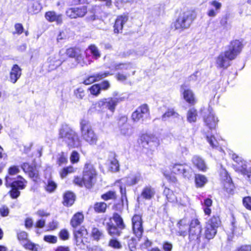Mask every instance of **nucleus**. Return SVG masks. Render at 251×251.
I'll return each mask as SVG.
<instances>
[{"instance_id": "7c9ffc66", "label": "nucleus", "mask_w": 251, "mask_h": 251, "mask_svg": "<svg viewBox=\"0 0 251 251\" xmlns=\"http://www.w3.org/2000/svg\"><path fill=\"white\" fill-rule=\"evenodd\" d=\"M66 54L70 57L75 58L78 63L82 59L81 51L79 49L69 48L67 50Z\"/></svg>"}, {"instance_id": "2eb2a0df", "label": "nucleus", "mask_w": 251, "mask_h": 251, "mask_svg": "<svg viewBox=\"0 0 251 251\" xmlns=\"http://www.w3.org/2000/svg\"><path fill=\"white\" fill-rule=\"evenodd\" d=\"M203 122L206 126L212 130L216 129L217 126L218 120L213 112L210 111L209 114L204 116Z\"/></svg>"}, {"instance_id": "393cba45", "label": "nucleus", "mask_w": 251, "mask_h": 251, "mask_svg": "<svg viewBox=\"0 0 251 251\" xmlns=\"http://www.w3.org/2000/svg\"><path fill=\"white\" fill-rule=\"evenodd\" d=\"M218 229L209 226L205 225L204 237L207 241L213 239L217 233Z\"/></svg>"}, {"instance_id": "c756f323", "label": "nucleus", "mask_w": 251, "mask_h": 251, "mask_svg": "<svg viewBox=\"0 0 251 251\" xmlns=\"http://www.w3.org/2000/svg\"><path fill=\"white\" fill-rule=\"evenodd\" d=\"M106 228L108 233L112 236L120 235L121 230L124 229L115 226L112 221L107 223Z\"/></svg>"}, {"instance_id": "ddd939ff", "label": "nucleus", "mask_w": 251, "mask_h": 251, "mask_svg": "<svg viewBox=\"0 0 251 251\" xmlns=\"http://www.w3.org/2000/svg\"><path fill=\"white\" fill-rule=\"evenodd\" d=\"M176 234L178 236L186 237L188 234L189 222L185 218L179 220L176 223Z\"/></svg>"}, {"instance_id": "de8ad7c7", "label": "nucleus", "mask_w": 251, "mask_h": 251, "mask_svg": "<svg viewBox=\"0 0 251 251\" xmlns=\"http://www.w3.org/2000/svg\"><path fill=\"white\" fill-rule=\"evenodd\" d=\"M121 18H122V17L118 18L115 21V25H114V30L115 33H119L121 30H122L123 27V20Z\"/></svg>"}, {"instance_id": "13d9d810", "label": "nucleus", "mask_w": 251, "mask_h": 251, "mask_svg": "<svg viewBox=\"0 0 251 251\" xmlns=\"http://www.w3.org/2000/svg\"><path fill=\"white\" fill-rule=\"evenodd\" d=\"M20 172V169L18 166H12L8 169V173L10 175L14 176Z\"/></svg>"}, {"instance_id": "79ce46f5", "label": "nucleus", "mask_w": 251, "mask_h": 251, "mask_svg": "<svg viewBox=\"0 0 251 251\" xmlns=\"http://www.w3.org/2000/svg\"><path fill=\"white\" fill-rule=\"evenodd\" d=\"M86 50H89L90 53L92 54L93 57L96 59L99 58L101 56L100 51L98 47L95 45H90Z\"/></svg>"}, {"instance_id": "a211bd4d", "label": "nucleus", "mask_w": 251, "mask_h": 251, "mask_svg": "<svg viewBox=\"0 0 251 251\" xmlns=\"http://www.w3.org/2000/svg\"><path fill=\"white\" fill-rule=\"evenodd\" d=\"M155 195V189L151 185H148L145 186L142 189L140 197L146 200H150L154 198Z\"/></svg>"}, {"instance_id": "a878e982", "label": "nucleus", "mask_w": 251, "mask_h": 251, "mask_svg": "<svg viewBox=\"0 0 251 251\" xmlns=\"http://www.w3.org/2000/svg\"><path fill=\"white\" fill-rule=\"evenodd\" d=\"M87 10L85 6H82L80 8L74 7L68 9L66 11L67 16H85Z\"/></svg>"}, {"instance_id": "e433bc0d", "label": "nucleus", "mask_w": 251, "mask_h": 251, "mask_svg": "<svg viewBox=\"0 0 251 251\" xmlns=\"http://www.w3.org/2000/svg\"><path fill=\"white\" fill-rule=\"evenodd\" d=\"M210 5L214 7L215 9H210L207 13L208 16H215L221 9L222 4L216 0H213L210 2Z\"/></svg>"}, {"instance_id": "f704fd0d", "label": "nucleus", "mask_w": 251, "mask_h": 251, "mask_svg": "<svg viewBox=\"0 0 251 251\" xmlns=\"http://www.w3.org/2000/svg\"><path fill=\"white\" fill-rule=\"evenodd\" d=\"M198 111L194 107L190 108L187 113V121L190 123H195L197 121Z\"/></svg>"}, {"instance_id": "9b49d317", "label": "nucleus", "mask_w": 251, "mask_h": 251, "mask_svg": "<svg viewBox=\"0 0 251 251\" xmlns=\"http://www.w3.org/2000/svg\"><path fill=\"white\" fill-rule=\"evenodd\" d=\"M184 85H181L180 87L183 90L181 91V95L183 100L190 106L195 105L197 102V99L195 93L190 88H184Z\"/></svg>"}, {"instance_id": "37998d69", "label": "nucleus", "mask_w": 251, "mask_h": 251, "mask_svg": "<svg viewBox=\"0 0 251 251\" xmlns=\"http://www.w3.org/2000/svg\"><path fill=\"white\" fill-rule=\"evenodd\" d=\"M235 170L236 172L241 173L244 176H247L248 180L251 182V171L248 170L246 167L243 166L241 168L235 167Z\"/></svg>"}, {"instance_id": "dca6fc26", "label": "nucleus", "mask_w": 251, "mask_h": 251, "mask_svg": "<svg viewBox=\"0 0 251 251\" xmlns=\"http://www.w3.org/2000/svg\"><path fill=\"white\" fill-rule=\"evenodd\" d=\"M26 181H20L19 182H15L14 184L10 186L11 190L9 192L10 197L12 199H17L20 195V190L25 189L26 185Z\"/></svg>"}, {"instance_id": "49530a36", "label": "nucleus", "mask_w": 251, "mask_h": 251, "mask_svg": "<svg viewBox=\"0 0 251 251\" xmlns=\"http://www.w3.org/2000/svg\"><path fill=\"white\" fill-rule=\"evenodd\" d=\"M116 198V194L114 191H109L101 196V198L104 201L115 200Z\"/></svg>"}, {"instance_id": "6ab92c4d", "label": "nucleus", "mask_w": 251, "mask_h": 251, "mask_svg": "<svg viewBox=\"0 0 251 251\" xmlns=\"http://www.w3.org/2000/svg\"><path fill=\"white\" fill-rule=\"evenodd\" d=\"M230 60L226 57V52L221 53L216 59V64L217 67L223 69H226L230 66Z\"/></svg>"}, {"instance_id": "c03bdc74", "label": "nucleus", "mask_w": 251, "mask_h": 251, "mask_svg": "<svg viewBox=\"0 0 251 251\" xmlns=\"http://www.w3.org/2000/svg\"><path fill=\"white\" fill-rule=\"evenodd\" d=\"M87 234V230L83 226L81 227L78 230L74 231L75 238L84 239Z\"/></svg>"}, {"instance_id": "e2e57ef3", "label": "nucleus", "mask_w": 251, "mask_h": 251, "mask_svg": "<svg viewBox=\"0 0 251 251\" xmlns=\"http://www.w3.org/2000/svg\"><path fill=\"white\" fill-rule=\"evenodd\" d=\"M178 153L180 157H184L189 154V150L186 147H181L178 151Z\"/></svg>"}, {"instance_id": "8fccbe9b", "label": "nucleus", "mask_w": 251, "mask_h": 251, "mask_svg": "<svg viewBox=\"0 0 251 251\" xmlns=\"http://www.w3.org/2000/svg\"><path fill=\"white\" fill-rule=\"evenodd\" d=\"M74 169L72 166H69L66 168H64L60 172V176L61 178H63L65 177L68 174L74 172Z\"/></svg>"}, {"instance_id": "423d86ee", "label": "nucleus", "mask_w": 251, "mask_h": 251, "mask_svg": "<svg viewBox=\"0 0 251 251\" xmlns=\"http://www.w3.org/2000/svg\"><path fill=\"white\" fill-rule=\"evenodd\" d=\"M244 47L242 41L238 39L232 40L227 46L226 52V57L230 60H233L241 52Z\"/></svg>"}, {"instance_id": "412c9836", "label": "nucleus", "mask_w": 251, "mask_h": 251, "mask_svg": "<svg viewBox=\"0 0 251 251\" xmlns=\"http://www.w3.org/2000/svg\"><path fill=\"white\" fill-rule=\"evenodd\" d=\"M49 71H51L60 66L62 61L59 59L58 55L50 56L48 60Z\"/></svg>"}, {"instance_id": "0e129e2a", "label": "nucleus", "mask_w": 251, "mask_h": 251, "mask_svg": "<svg viewBox=\"0 0 251 251\" xmlns=\"http://www.w3.org/2000/svg\"><path fill=\"white\" fill-rule=\"evenodd\" d=\"M162 249L164 251H172L173 245L168 241H165L162 244Z\"/></svg>"}, {"instance_id": "c9c22d12", "label": "nucleus", "mask_w": 251, "mask_h": 251, "mask_svg": "<svg viewBox=\"0 0 251 251\" xmlns=\"http://www.w3.org/2000/svg\"><path fill=\"white\" fill-rule=\"evenodd\" d=\"M5 184L7 187H9L14 184L15 182H19L20 181H25V180L20 176H18V180H14L12 175H10L8 174V175L5 177Z\"/></svg>"}, {"instance_id": "4d7b16f0", "label": "nucleus", "mask_w": 251, "mask_h": 251, "mask_svg": "<svg viewBox=\"0 0 251 251\" xmlns=\"http://www.w3.org/2000/svg\"><path fill=\"white\" fill-rule=\"evenodd\" d=\"M234 251H251V245H242L237 247Z\"/></svg>"}, {"instance_id": "f8f14e48", "label": "nucleus", "mask_w": 251, "mask_h": 251, "mask_svg": "<svg viewBox=\"0 0 251 251\" xmlns=\"http://www.w3.org/2000/svg\"><path fill=\"white\" fill-rule=\"evenodd\" d=\"M192 23V19L189 17H178L174 23L175 30L182 31L188 28Z\"/></svg>"}, {"instance_id": "09e8293b", "label": "nucleus", "mask_w": 251, "mask_h": 251, "mask_svg": "<svg viewBox=\"0 0 251 251\" xmlns=\"http://www.w3.org/2000/svg\"><path fill=\"white\" fill-rule=\"evenodd\" d=\"M91 94L98 96L100 93V87L99 84H94L89 88Z\"/></svg>"}, {"instance_id": "2f4dec72", "label": "nucleus", "mask_w": 251, "mask_h": 251, "mask_svg": "<svg viewBox=\"0 0 251 251\" xmlns=\"http://www.w3.org/2000/svg\"><path fill=\"white\" fill-rule=\"evenodd\" d=\"M194 181L197 188H202L207 183V179L204 175L197 174L195 175Z\"/></svg>"}, {"instance_id": "cd10ccee", "label": "nucleus", "mask_w": 251, "mask_h": 251, "mask_svg": "<svg viewBox=\"0 0 251 251\" xmlns=\"http://www.w3.org/2000/svg\"><path fill=\"white\" fill-rule=\"evenodd\" d=\"M123 100L122 98H109L105 99V108H107L110 111L113 112L117 103Z\"/></svg>"}, {"instance_id": "bf43d9fd", "label": "nucleus", "mask_w": 251, "mask_h": 251, "mask_svg": "<svg viewBox=\"0 0 251 251\" xmlns=\"http://www.w3.org/2000/svg\"><path fill=\"white\" fill-rule=\"evenodd\" d=\"M79 159V155L76 151H73L70 156V160L72 163H75L77 162Z\"/></svg>"}, {"instance_id": "f03ea898", "label": "nucleus", "mask_w": 251, "mask_h": 251, "mask_svg": "<svg viewBox=\"0 0 251 251\" xmlns=\"http://www.w3.org/2000/svg\"><path fill=\"white\" fill-rule=\"evenodd\" d=\"M58 138L69 148H78L81 146V141L77 134L67 126H63L60 129Z\"/></svg>"}, {"instance_id": "f257e3e1", "label": "nucleus", "mask_w": 251, "mask_h": 251, "mask_svg": "<svg viewBox=\"0 0 251 251\" xmlns=\"http://www.w3.org/2000/svg\"><path fill=\"white\" fill-rule=\"evenodd\" d=\"M202 226L198 217L192 218L189 222L188 238L194 245H200L201 242Z\"/></svg>"}, {"instance_id": "6e6552de", "label": "nucleus", "mask_w": 251, "mask_h": 251, "mask_svg": "<svg viewBox=\"0 0 251 251\" xmlns=\"http://www.w3.org/2000/svg\"><path fill=\"white\" fill-rule=\"evenodd\" d=\"M191 168L186 163H176L171 166V171L173 174L181 175L185 178H190L192 176Z\"/></svg>"}, {"instance_id": "72a5a7b5", "label": "nucleus", "mask_w": 251, "mask_h": 251, "mask_svg": "<svg viewBox=\"0 0 251 251\" xmlns=\"http://www.w3.org/2000/svg\"><path fill=\"white\" fill-rule=\"evenodd\" d=\"M75 195L70 192H66L64 195L63 197V204L64 205L69 206H71L75 201Z\"/></svg>"}, {"instance_id": "0eeeda50", "label": "nucleus", "mask_w": 251, "mask_h": 251, "mask_svg": "<svg viewBox=\"0 0 251 251\" xmlns=\"http://www.w3.org/2000/svg\"><path fill=\"white\" fill-rule=\"evenodd\" d=\"M97 173L93 166L90 164H86L83 170V179L84 186L87 188H91L94 184Z\"/></svg>"}, {"instance_id": "a19ab883", "label": "nucleus", "mask_w": 251, "mask_h": 251, "mask_svg": "<svg viewBox=\"0 0 251 251\" xmlns=\"http://www.w3.org/2000/svg\"><path fill=\"white\" fill-rule=\"evenodd\" d=\"M91 236L93 239L99 241L104 237L103 232L102 230L97 227H93L91 231Z\"/></svg>"}, {"instance_id": "3c124183", "label": "nucleus", "mask_w": 251, "mask_h": 251, "mask_svg": "<svg viewBox=\"0 0 251 251\" xmlns=\"http://www.w3.org/2000/svg\"><path fill=\"white\" fill-rule=\"evenodd\" d=\"M206 138L208 142L213 148H217V141L213 135L210 136L206 135Z\"/></svg>"}, {"instance_id": "7ed1b4c3", "label": "nucleus", "mask_w": 251, "mask_h": 251, "mask_svg": "<svg viewBox=\"0 0 251 251\" xmlns=\"http://www.w3.org/2000/svg\"><path fill=\"white\" fill-rule=\"evenodd\" d=\"M80 126L82 139L90 145H96L98 137L93 129L89 122L85 119H82L80 122Z\"/></svg>"}, {"instance_id": "4c0bfd02", "label": "nucleus", "mask_w": 251, "mask_h": 251, "mask_svg": "<svg viewBox=\"0 0 251 251\" xmlns=\"http://www.w3.org/2000/svg\"><path fill=\"white\" fill-rule=\"evenodd\" d=\"M84 219L83 215L79 212L76 213L72 218L71 224L74 227L79 226L82 222Z\"/></svg>"}, {"instance_id": "864d4df0", "label": "nucleus", "mask_w": 251, "mask_h": 251, "mask_svg": "<svg viewBox=\"0 0 251 251\" xmlns=\"http://www.w3.org/2000/svg\"><path fill=\"white\" fill-rule=\"evenodd\" d=\"M45 241L51 244H55L57 241V238L56 236L51 235H45L44 237Z\"/></svg>"}, {"instance_id": "ea45409f", "label": "nucleus", "mask_w": 251, "mask_h": 251, "mask_svg": "<svg viewBox=\"0 0 251 251\" xmlns=\"http://www.w3.org/2000/svg\"><path fill=\"white\" fill-rule=\"evenodd\" d=\"M112 221V222H114L116 225L118 227L121 228H124L125 225L124 221L121 217L117 213H115L112 218L110 219V221Z\"/></svg>"}, {"instance_id": "4468645a", "label": "nucleus", "mask_w": 251, "mask_h": 251, "mask_svg": "<svg viewBox=\"0 0 251 251\" xmlns=\"http://www.w3.org/2000/svg\"><path fill=\"white\" fill-rule=\"evenodd\" d=\"M191 162L193 166L200 172H205L208 169L205 160L199 155H194Z\"/></svg>"}, {"instance_id": "5fc2aeb1", "label": "nucleus", "mask_w": 251, "mask_h": 251, "mask_svg": "<svg viewBox=\"0 0 251 251\" xmlns=\"http://www.w3.org/2000/svg\"><path fill=\"white\" fill-rule=\"evenodd\" d=\"M108 245L115 249H119L122 248L120 243L116 239H111L109 242Z\"/></svg>"}, {"instance_id": "39448f33", "label": "nucleus", "mask_w": 251, "mask_h": 251, "mask_svg": "<svg viewBox=\"0 0 251 251\" xmlns=\"http://www.w3.org/2000/svg\"><path fill=\"white\" fill-rule=\"evenodd\" d=\"M219 175L220 180L223 184V190L228 195L234 194V185L230 175L226 170L221 167L220 169Z\"/></svg>"}, {"instance_id": "6e6d98bb", "label": "nucleus", "mask_w": 251, "mask_h": 251, "mask_svg": "<svg viewBox=\"0 0 251 251\" xmlns=\"http://www.w3.org/2000/svg\"><path fill=\"white\" fill-rule=\"evenodd\" d=\"M56 184L54 181L51 180H49L48 181L46 190L50 192H52L56 189Z\"/></svg>"}, {"instance_id": "9d476101", "label": "nucleus", "mask_w": 251, "mask_h": 251, "mask_svg": "<svg viewBox=\"0 0 251 251\" xmlns=\"http://www.w3.org/2000/svg\"><path fill=\"white\" fill-rule=\"evenodd\" d=\"M150 114V109L147 104L144 103L140 105L132 113L131 119L133 122H137L143 120L145 117Z\"/></svg>"}, {"instance_id": "58836bf2", "label": "nucleus", "mask_w": 251, "mask_h": 251, "mask_svg": "<svg viewBox=\"0 0 251 251\" xmlns=\"http://www.w3.org/2000/svg\"><path fill=\"white\" fill-rule=\"evenodd\" d=\"M141 175L139 174L130 175L127 177L126 184L133 186L136 184L140 180Z\"/></svg>"}, {"instance_id": "1a4fd4ad", "label": "nucleus", "mask_w": 251, "mask_h": 251, "mask_svg": "<svg viewBox=\"0 0 251 251\" xmlns=\"http://www.w3.org/2000/svg\"><path fill=\"white\" fill-rule=\"evenodd\" d=\"M131 223L133 233L138 239H140L144 231L142 215L134 214L131 219Z\"/></svg>"}, {"instance_id": "5701e85b", "label": "nucleus", "mask_w": 251, "mask_h": 251, "mask_svg": "<svg viewBox=\"0 0 251 251\" xmlns=\"http://www.w3.org/2000/svg\"><path fill=\"white\" fill-rule=\"evenodd\" d=\"M106 164L109 167V169L112 172L117 171L119 169V163L117 159L115 158V154L113 153L110 154Z\"/></svg>"}, {"instance_id": "20e7f679", "label": "nucleus", "mask_w": 251, "mask_h": 251, "mask_svg": "<svg viewBox=\"0 0 251 251\" xmlns=\"http://www.w3.org/2000/svg\"><path fill=\"white\" fill-rule=\"evenodd\" d=\"M139 146L148 151H151L159 144L158 138L154 134L149 133H141L138 139Z\"/></svg>"}, {"instance_id": "69168bd1", "label": "nucleus", "mask_w": 251, "mask_h": 251, "mask_svg": "<svg viewBox=\"0 0 251 251\" xmlns=\"http://www.w3.org/2000/svg\"><path fill=\"white\" fill-rule=\"evenodd\" d=\"M47 20L50 22H55L57 25L62 23L61 17H46Z\"/></svg>"}, {"instance_id": "473e14b6", "label": "nucleus", "mask_w": 251, "mask_h": 251, "mask_svg": "<svg viewBox=\"0 0 251 251\" xmlns=\"http://www.w3.org/2000/svg\"><path fill=\"white\" fill-rule=\"evenodd\" d=\"M41 8L42 6L39 1L32 0L29 4L28 10L31 14H37Z\"/></svg>"}, {"instance_id": "b1692460", "label": "nucleus", "mask_w": 251, "mask_h": 251, "mask_svg": "<svg viewBox=\"0 0 251 251\" xmlns=\"http://www.w3.org/2000/svg\"><path fill=\"white\" fill-rule=\"evenodd\" d=\"M180 115L174 108H168L161 116V119L165 121L170 118L179 119Z\"/></svg>"}, {"instance_id": "c85d7f7f", "label": "nucleus", "mask_w": 251, "mask_h": 251, "mask_svg": "<svg viewBox=\"0 0 251 251\" xmlns=\"http://www.w3.org/2000/svg\"><path fill=\"white\" fill-rule=\"evenodd\" d=\"M163 194L165 196L168 202L176 203L178 200L174 192L168 187H165L163 191Z\"/></svg>"}, {"instance_id": "bb28decb", "label": "nucleus", "mask_w": 251, "mask_h": 251, "mask_svg": "<svg viewBox=\"0 0 251 251\" xmlns=\"http://www.w3.org/2000/svg\"><path fill=\"white\" fill-rule=\"evenodd\" d=\"M109 74L107 73H100L95 75H91L86 78L83 82L85 85H89L95 81H99L107 76Z\"/></svg>"}, {"instance_id": "4be33fe9", "label": "nucleus", "mask_w": 251, "mask_h": 251, "mask_svg": "<svg viewBox=\"0 0 251 251\" xmlns=\"http://www.w3.org/2000/svg\"><path fill=\"white\" fill-rule=\"evenodd\" d=\"M221 224L222 221L220 216L218 214L212 216L205 223L206 225L217 229L221 226Z\"/></svg>"}, {"instance_id": "774afa93", "label": "nucleus", "mask_w": 251, "mask_h": 251, "mask_svg": "<svg viewBox=\"0 0 251 251\" xmlns=\"http://www.w3.org/2000/svg\"><path fill=\"white\" fill-rule=\"evenodd\" d=\"M9 212V208L6 206H2L0 208V213L3 217L7 216Z\"/></svg>"}, {"instance_id": "680f3d73", "label": "nucleus", "mask_w": 251, "mask_h": 251, "mask_svg": "<svg viewBox=\"0 0 251 251\" xmlns=\"http://www.w3.org/2000/svg\"><path fill=\"white\" fill-rule=\"evenodd\" d=\"M59 237L63 240H66L69 239V233L66 229H62L59 232Z\"/></svg>"}, {"instance_id": "f3484780", "label": "nucleus", "mask_w": 251, "mask_h": 251, "mask_svg": "<svg viewBox=\"0 0 251 251\" xmlns=\"http://www.w3.org/2000/svg\"><path fill=\"white\" fill-rule=\"evenodd\" d=\"M23 171L28 174L29 176L35 181L38 178L39 173L36 167L30 165L27 163H24L21 166Z\"/></svg>"}, {"instance_id": "603ef678", "label": "nucleus", "mask_w": 251, "mask_h": 251, "mask_svg": "<svg viewBox=\"0 0 251 251\" xmlns=\"http://www.w3.org/2000/svg\"><path fill=\"white\" fill-rule=\"evenodd\" d=\"M243 204L247 209L251 211V197L247 196L243 198Z\"/></svg>"}, {"instance_id": "aec40b11", "label": "nucleus", "mask_w": 251, "mask_h": 251, "mask_svg": "<svg viewBox=\"0 0 251 251\" xmlns=\"http://www.w3.org/2000/svg\"><path fill=\"white\" fill-rule=\"evenodd\" d=\"M22 75V69L17 64L12 67L9 74V80L12 83H15L21 77Z\"/></svg>"}, {"instance_id": "a18cd8bd", "label": "nucleus", "mask_w": 251, "mask_h": 251, "mask_svg": "<svg viewBox=\"0 0 251 251\" xmlns=\"http://www.w3.org/2000/svg\"><path fill=\"white\" fill-rule=\"evenodd\" d=\"M106 207V203L104 202H100L94 204V209L96 212L103 213L105 211Z\"/></svg>"}, {"instance_id": "338daca9", "label": "nucleus", "mask_w": 251, "mask_h": 251, "mask_svg": "<svg viewBox=\"0 0 251 251\" xmlns=\"http://www.w3.org/2000/svg\"><path fill=\"white\" fill-rule=\"evenodd\" d=\"M75 240L76 245L81 249H84L85 247V244L84 243V239L75 238Z\"/></svg>"}, {"instance_id": "052dcab7", "label": "nucleus", "mask_w": 251, "mask_h": 251, "mask_svg": "<svg viewBox=\"0 0 251 251\" xmlns=\"http://www.w3.org/2000/svg\"><path fill=\"white\" fill-rule=\"evenodd\" d=\"M75 94L76 97L80 99H82L85 96L84 91L81 88H78L75 91Z\"/></svg>"}]
</instances>
